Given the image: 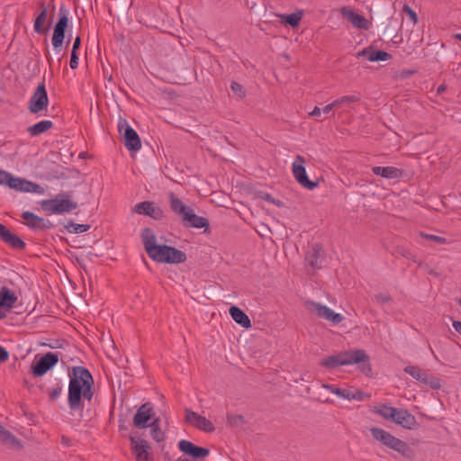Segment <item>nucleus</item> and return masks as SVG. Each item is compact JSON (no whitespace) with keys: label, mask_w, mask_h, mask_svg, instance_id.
Instances as JSON below:
<instances>
[{"label":"nucleus","mask_w":461,"mask_h":461,"mask_svg":"<svg viewBox=\"0 0 461 461\" xmlns=\"http://www.w3.org/2000/svg\"><path fill=\"white\" fill-rule=\"evenodd\" d=\"M79 64V59L77 55H73L70 57L69 66L72 69L77 68Z\"/></svg>","instance_id":"obj_51"},{"label":"nucleus","mask_w":461,"mask_h":461,"mask_svg":"<svg viewBox=\"0 0 461 461\" xmlns=\"http://www.w3.org/2000/svg\"><path fill=\"white\" fill-rule=\"evenodd\" d=\"M41 209L48 214L73 212L77 220L84 221L91 218L97 206L93 203H41Z\"/></svg>","instance_id":"obj_3"},{"label":"nucleus","mask_w":461,"mask_h":461,"mask_svg":"<svg viewBox=\"0 0 461 461\" xmlns=\"http://www.w3.org/2000/svg\"><path fill=\"white\" fill-rule=\"evenodd\" d=\"M22 217L24 220L25 224L31 229L47 230L53 227V224L49 220L39 217L29 211L23 212Z\"/></svg>","instance_id":"obj_23"},{"label":"nucleus","mask_w":461,"mask_h":461,"mask_svg":"<svg viewBox=\"0 0 461 461\" xmlns=\"http://www.w3.org/2000/svg\"><path fill=\"white\" fill-rule=\"evenodd\" d=\"M9 358L8 351L2 346H0V363H5Z\"/></svg>","instance_id":"obj_50"},{"label":"nucleus","mask_w":461,"mask_h":461,"mask_svg":"<svg viewBox=\"0 0 461 461\" xmlns=\"http://www.w3.org/2000/svg\"><path fill=\"white\" fill-rule=\"evenodd\" d=\"M303 11H297V12L290 14H276V16L279 17L284 23L289 24L292 27H295L300 23V22L303 18Z\"/></svg>","instance_id":"obj_33"},{"label":"nucleus","mask_w":461,"mask_h":461,"mask_svg":"<svg viewBox=\"0 0 461 461\" xmlns=\"http://www.w3.org/2000/svg\"><path fill=\"white\" fill-rule=\"evenodd\" d=\"M395 252L406 259L411 260L413 262H417L416 255L413 254L409 249H407L405 247H402V246L396 247Z\"/></svg>","instance_id":"obj_37"},{"label":"nucleus","mask_w":461,"mask_h":461,"mask_svg":"<svg viewBox=\"0 0 461 461\" xmlns=\"http://www.w3.org/2000/svg\"><path fill=\"white\" fill-rule=\"evenodd\" d=\"M171 202H172V203H175V202H180V201H179L178 199H176H176H174V198H173V199L171 200Z\"/></svg>","instance_id":"obj_60"},{"label":"nucleus","mask_w":461,"mask_h":461,"mask_svg":"<svg viewBox=\"0 0 461 461\" xmlns=\"http://www.w3.org/2000/svg\"><path fill=\"white\" fill-rule=\"evenodd\" d=\"M324 250L320 243L312 244L306 252L305 263L312 269H321L324 261Z\"/></svg>","instance_id":"obj_15"},{"label":"nucleus","mask_w":461,"mask_h":461,"mask_svg":"<svg viewBox=\"0 0 461 461\" xmlns=\"http://www.w3.org/2000/svg\"><path fill=\"white\" fill-rule=\"evenodd\" d=\"M403 13H405L410 17V19L411 20V22L413 23H418V15H417V14L409 5H405L403 6Z\"/></svg>","instance_id":"obj_48"},{"label":"nucleus","mask_w":461,"mask_h":461,"mask_svg":"<svg viewBox=\"0 0 461 461\" xmlns=\"http://www.w3.org/2000/svg\"><path fill=\"white\" fill-rule=\"evenodd\" d=\"M404 372L420 384L429 386L433 390H438L441 387V381L437 376L432 375L428 371L421 369L417 366H407Z\"/></svg>","instance_id":"obj_10"},{"label":"nucleus","mask_w":461,"mask_h":461,"mask_svg":"<svg viewBox=\"0 0 461 461\" xmlns=\"http://www.w3.org/2000/svg\"><path fill=\"white\" fill-rule=\"evenodd\" d=\"M17 300V296L10 288L3 286L0 289V320L6 317L7 312L14 307Z\"/></svg>","instance_id":"obj_16"},{"label":"nucleus","mask_w":461,"mask_h":461,"mask_svg":"<svg viewBox=\"0 0 461 461\" xmlns=\"http://www.w3.org/2000/svg\"><path fill=\"white\" fill-rule=\"evenodd\" d=\"M255 199L259 201H265V202H275V199H273L269 194H267L265 191H258L255 194Z\"/></svg>","instance_id":"obj_47"},{"label":"nucleus","mask_w":461,"mask_h":461,"mask_svg":"<svg viewBox=\"0 0 461 461\" xmlns=\"http://www.w3.org/2000/svg\"><path fill=\"white\" fill-rule=\"evenodd\" d=\"M132 211L138 214L149 216L154 220H160L163 217V211L155 203H136Z\"/></svg>","instance_id":"obj_25"},{"label":"nucleus","mask_w":461,"mask_h":461,"mask_svg":"<svg viewBox=\"0 0 461 461\" xmlns=\"http://www.w3.org/2000/svg\"><path fill=\"white\" fill-rule=\"evenodd\" d=\"M131 447L137 461H149L150 454L148 451L149 446L147 440L130 435Z\"/></svg>","instance_id":"obj_20"},{"label":"nucleus","mask_w":461,"mask_h":461,"mask_svg":"<svg viewBox=\"0 0 461 461\" xmlns=\"http://www.w3.org/2000/svg\"><path fill=\"white\" fill-rule=\"evenodd\" d=\"M292 171L295 180L304 188L309 190L317 186L316 182L309 179L305 169V159L303 156L297 155L292 164Z\"/></svg>","instance_id":"obj_12"},{"label":"nucleus","mask_w":461,"mask_h":461,"mask_svg":"<svg viewBox=\"0 0 461 461\" xmlns=\"http://www.w3.org/2000/svg\"><path fill=\"white\" fill-rule=\"evenodd\" d=\"M90 228L91 226L89 224L75 223L72 221H69L64 225V230L68 233H83L86 232Z\"/></svg>","instance_id":"obj_34"},{"label":"nucleus","mask_w":461,"mask_h":461,"mask_svg":"<svg viewBox=\"0 0 461 461\" xmlns=\"http://www.w3.org/2000/svg\"><path fill=\"white\" fill-rule=\"evenodd\" d=\"M419 235L424 239L432 240L434 242H437L438 244H445L447 242V240L444 237L432 235V234H427L422 231L419 233Z\"/></svg>","instance_id":"obj_40"},{"label":"nucleus","mask_w":461,"mask_h":461,"mask_svg":"<svg viewBox=\"0 0 461 461\" xmlns=\"http://www.w3.org/2000/svg\"><path fill=\"white\" fill-rule=\"evenodd\" d=\"M337 107H338V106L336 105L335 102L333 101L332 103H330V104H329L325 105V106L323 107V109L321 110V112H322L324 114H328V113H330L332 111V109L337 108Z\"/></svg>","instance_id":"obj_52"},{"label":"nucleus","mask_w":461,"mask_h":461,"mask_svg":"<svg viewBox=\"0 0 461 461\" xmlns=\"http://www.w3.org/2000/svg\"><path fill=\"white\" fill-rule=\"evenodd\" d=\"M119 422H120V424H119V430L120 431L126 430L127 427L124 425V423L122 421V420H120Z\"/></svg>","instance_id":"obj_56"},{"label":"nucleus","mask_w":461,"mask_h":461,"mask_svg":"<svg viewBox=\"0 0 461 461\" xmlns=\"http://www.w3.org/2000/svg\"><path fill=\"white\" fill-rule=\"evenodd\" d=\"M232 320L245 329L251 327V321L249 316L238 306H231L229 310Z\"/></svg>","instance_id":"obj_29"},{"label":"nucleus","mask_w":461,"mask_h":461,"mask_svg":"<svg viewBox=\"0 0 461 461\" xmlns=\"http://www.w3.org/2000/svg\"><path fill=\"white\" fill-rule=\"evenodd\" d=\"M118 130L123 136L124 145L129 150L137 151L141 148V142L136 131L131 128L126 120H120L118 122Z\"/></svg>","instance_id":"obj_14"},{"label":"nucleus","mask_w":461,"mask_h":461,"mask_svg":"<svg viewBox=\"0 0 461 461\" xmlns=\"http://www.w3.org/2000/svg\"><path fill=\"white\" fill-rule=\"evenodd\" d=\"M178 448L184 454L199 460L206 457L210 454V450L206 447H199L191 441L182 439L178 442Z\"/></svg>","instance_id":"obj_19"},{"label":"nucleus","mask_w":461,"mask_h":461,"mask_svg":"<svg viewBox=\"0 0 461 461\" xmlns=\"http://www.w3.org/2000/svg\"><path fill=\"white\" fill-rule=\"evenodd\" d=\"M41 13L37 15L33 23V30L38 34H44L46 32V28L44 27L47 18H48V10L45 6L44 2L41 3Z\"/></svg>","instance_id":"obj_30"},{"label":"nucleus","mask_w":461,"mask_h":461,"mask_svg":"<svg viewBox=\"0 0 461 461\" xmlns=\"http://www.w3.org/2000/svg\"><path fill=\"white\" fill-rule=\"evenodd\" d=\"M61 393H62V386L60 384H57V386L55 388H53L49 393V400L50 401L57 400L60 396Z\"/></svg>","instance_id":"obj_46"},{"label":"nucleus","mask_w":461,"mask_h":461,"mask_svg":"<svg viewBox=\"0 0 461 461\" xmlns=\"http://www.w3.org/2000/svg\"><path fill=\"white\" fill-rule=\"evenodd\" d=\"M0 185H6L15 191L42 194L44 188L32 181L14 176L12 174L0 169Z\"/></svg>","instance_id":"obj_6"},{"label":"nucleus","mask_w":461,"mask_h":461,"mask_svg":"<svg viewBox=\"0 0 461 461\" xmlns=\"http://www.w3.org/2000/svg\"><path fill=\"white\" fill-rule=\"evenodd\" d=\"M452 326L456 330V331H457L459 334H461V321H453Z\"/></svg>","instance_id":"obj_53"},{"label":"nucleus","mask_w":461,"mask_h":461,"mask_svg":"<svg viewBox=\"0 0 461 461\" xmlns=\"http://www.w3.org/2000/svg\"><path fill=\"white\" fill-rule=\"evenodd\" d=\"M357 364L359 369L366 375L372 370L369 363V357L363 349H355L349 351H342L335 355L323 358L320 365L327 368H337L340 366H348Z\"/></svg>","instance_id":"obj_2"},{"label":"nucleus","mask_w":461,"mask_h":461,"mask_svg":"<svg viewBox=\"0 0 461 461\" xmlns=\"http://www.w3.org/2000/svg\"><path fill=\"white\" fill-rule=\"evenodd\" d=\"M309 312L316 314L319 318L331 321L333 324H339L343 321V316L334 312L330 308L320 303L308 301L305 303Z\"/></svg>","instance_id":"obj_11"},{"label":"nucleus","mask_w":461,"mask_h":461,"mask_svg":"<svg viewBox=\"0 0 461 461\" xmlns=\"http://www.w3.org/2000/svg\"><path fill=\"white\" fill-rule=\"evenodd\" d=\"M41 202H50V203H53V202H69L68 200H65V199H61V200H59V199H49V200H42Z\"/></svg>","instance_id":"obj_55"},{"label":"nucleus","mask_w":461,"mask_h":461,"mask_svg":"<svg viewBox=\"0 0 461 461\" xmlns=\"http://www.w3.org/2000/svg\"><path fill=\"white\" fill-rule=\"evenodd\" d=\"M59 362V354L54 352H48L32 365V373L34 376H42L48 371L52 369Z\"/></svg>","instance_id":"obj_13"},{"label":"nucleus","mask_w":461,"mask_h":461,"mask_svg":"<svg viewBox=\"0 0 461 461\" xmlns=\"http://www.w3.org/2000/svg\"><path fill=\"white\" fill-rule=\"evenodd\" d=\"M309 115L313 117L318 122L323 121L321 109L318 106H315L313 110L309 113Z\"/></svg>","instance_id":"obj_49"},{"label":"nucleus","mask_w":461,"mask_h":461,"mask_svg":"<svg viewBox=\"0 0 461 461\" xmlns=\"http://www.w3.org/2000/svg\"><path fill=\"white\" fill-rule=\"evenodd\" d=\"M369 397L368 394L365 393L360 390H350L348 400H357V401H364L366 398Z\"/></svg>","instance_id":"obj_42"},{"label":"nucleus","mask_w":461,"mask_h":461,"mask_svg":"<svg viewBox=\"0 0 461 461\" xmlns=\"http://www.w3.org/2000/svg\"><path fill=\"white\" fill-rule=\"evenodd\" d=\"M342 15L352 23V25L358 29H367L368 23L367 20L355 11L351 9H348L346 7L341 8L340 10Z\"/></svg>","instance_id":"obj_26"},{"label":"nucleus","mask_w":461,"mask_h":461,"mask_svg":"<svg viewBox=\"0 0 461 461\" xmlns=\"http://www.w3.org/2000/svg\"><path fill=\"white\" fill-rule=\"evenodd\" d=\"M140 237L144 249L149 257L151 258L153 257V254L160 246L157 244V237L150 228L143 229Z\"/></svg>","instance_id":"obj_24"},{"label":"nucleus","mask_w":461,"mask_h":461,"mask_svg":"<svg viewBox=\"0 0 461 461\" xmlns=\"http://www.w3.org/2000/svg\"><path fill=\"white\" fill-rule=\"evenodd\" d=\"M359 101V97L357 95H345L334 100L336 105L339 107L342 104L355 103Z\"/></svg>","instance_id":"obj_38"},{"label":"nucleus","mask_w":461,"mask_h":461,"mask_svg":"<svg viewBox=\"0 0 461 461\" xmlns=\"http://www.w3.org/2000/svg\"><path fill=\"white\" fill-rule=\"evenodd\" d=\"M436 211H442V208H433Z\"/></svg>","instance_id":"obj_61"},{"label":"nucleus","mask_w":461,"mask_h":461,"mask_svg":"<svg viewBox=\"0 0 461 461\" xmlns=\"http://www.w3.org/2000/svg\"><path fill=\"white\" fill-rule=\"evenodd\" d=\"M49 106V97L44 82L38 85L31 96L28 110L34 114L42 113Z\"/></svg>","instance_id":"obj_9"},{"label":"nucleus","mask_w":461,"mask_h":461,"mask_svg":"<svg viewBox=\"0 0 461 461\" xmlns=\"http://www.w3.org/2000/svg\"><path fill=\"white\" fill-rule=\"evenodd\" d=\"M458 304L461 306V299L458 301Z\"/></svg>","instance_id":"obj_63"},{"label":"nucleus","mask_w":461,"mask_h":461,"mask_svg":"<svg viewBox=\"0 0 461 461\" xmlns=\"http://www.w3.org/2000/svg\"><path fill=\"white\" fill-rule=\"evenodd\" d=\"M94 377L84 366H73L69 373L68 404L73 411H83L84 400L91 402L94 397Z\"/></svg>","instance_id":"obj_1"},{"label":"nucleus","mask_w":461,"mask_h":461,"mask_svg":"<svg viewBox=\"0 0 461 461\" xmlns=\"http://www.w3.org/2000/svg\"><path fill=\"white\" fill-rule=\"evenodd\" d=\"M151 259L159 263L178 264L186 261V254L174 247L160 245Z\"/></svg>","instance_id":"obj_7"},{"label":"nucleus","mask_w":461,"mask_h":461,"mask_svg":"<svg viewBox=\"0 0 461 461\" xmlns=\"http://www.w3.org/2000/svg\"><path fill=\"white\" fill-rule=\"evenodd\" d=\"M323 387L325 389H327L328 391H330V393L336 394L339 398L348 400L350 389H348V388H339V387H336L333 384H324Z\"/></svg>","instance_id":"obj_36"},{"label":"nucleus","mask_w":461,"mask_h":461,"mask_svg":"<svg viewBox=\"0 0 461 461\" xmlns=\"http://www.w3.org/2000/svg\"><path fill=\"white\" fill-rule=\"evenodd\" d=\"M372 172L386 179H398L402 176L403 171L395 167H374Z\"/></svg>","instance_id":"obj_27"},{"label":"nucleus","mask_w":461,"mask_h":461,"mask_svg":"<svg viewBox=\"0 0 461 461\" xmlns=\"http://www.w3.org/2000/svg\"><path fill=\"white\" fill-rule=\"evenodd\" d=\"M445 204H446V203H440V206H441L442 208H444V207H445Z\"/></svg>","instance_id":"obj_62"},{"label":"nucleus","mask_w":461,"mask_h":461,"mask_svg":"<svg viewBox=\"0 0 461 461\" xmlns=\"http://www.w3.org/2000/svg\"><path fill=\"white\" fill-rule=\"evenodd\" d=\"M0 239L14 249L21 250L26 247L25 242L18 235L2 223H0Z\"/></svg>","instance_id":"obj_22"},{"label":"nucleus","mask_w":461,"mask_h":461,"mask_svg":"<svg viewBox=\"0 0 461 461\" xmlns=\"http://www.w3.org/2000/svg\"><path fill=\"white\" fill-rule=\"evenodd\" d=\"M358 56L365 57L368 61L375 62V50L366 48L357 53Z\"/></svg>","instance_id":"obj_44"},{"label":"nucleus","mask_w":461,"mask_h":461,"mask_svg":"<svg viewBox=\"0 0 461 461\" xmlns=\"http://www.w3.org/2000/svg\"><path fill=\"white\" fill-rule=\"evenodd\" d=\"M230 88L239 98H243L246 95L244 87L237 82H231Z\"/></svg>","instance_id":"obj_41"},{"label":"nucleus","mask_w":461,"mask_h":461,"mask_svg":"<svg viewBox=\"0 0 461 461\" xmlns=\"http://www.w3.org/2000/svg\"><path fill=\"white\" fill-rule=\"evenodd\" d=\"M172 211L181 217L185 228L203 229V233H210V222L207 218L194 213L185 203H170Z\"/></svg>","instance_id":"obj_5"},{"label":"nucleus","mask_w":461,"mask_h":461,"mask_svg":"<svg viewBox=\"0 0 461 461\" xmlns=\"http://www.w3.org/2000/svg\"><path fill=\"white\" fill-rule=\"evenodd\" d=\"M0 441L14 449H22L23 444L14 434L0 425Z\"/></svg>","instance_id":"obj_28"},{"label":"nucleus","mask_w":461,"mask_h":461,"mask_svg":"<svg viewBox=\"0 0 461 461\" xmlns=\"http://www.w3.org/2000/svg\"><path fill=\"white\" fill-rule=\"evenodd\" d=\"M391 58V55L384 50H375V61H385Z\"/></svg>","instance_id":"obj_45"},{"label":"nucleus","mask_w":461,"mask_h":461,"mask_svg":"<svg viewBox=\"0 0 461 461\" xmlns=\"http://www.w3.org/2000/svg\"><path fill=\"white\" fill-rule=\"evenodd\" d=\"M53 127V122L50 120L41 121L27 128V131L31 136H39Z\"/></svg>","instance_id":"obj_32"},{"label":"nucleus","mask_w":461,"mask_h":461,"mask_svg":"<svg viewBox=\"0 0 461 461\" xmlns=\"http://www.w3.org/2000/svg\"><path fill=\"white\" fill-rule=\"evenodd\" d=\"M80 43H81V40H80V37L79 36H77L74 42H73V46H72V49H74V50H77L80 47Z\"/></svg>","instance_id":"obj_54"},{"label":"nucleus","mask_w":461,"mask_h":461,"mask_svg":"<svg viewBox=\"0 0 461 461\" xmlns=\"http://www.w3.org/2000/svg\"><path fill=\"white\" fill-rule=\"evenodd\" d=\"M149 427H150L151 436L156 441L160 442L164 440L165 434L160 429V420L158 418L151 421Z\"/></svg>","instance_id":"obj_35"},{"label":"nucleus","mask_w":461,"mask_h":461,"mask_svg":"<svg viewBox=\"0 0 461 461\" xmlns=\"http://www.w3.org/2000/svg\"><path fill=\"white\" fill-rule=\"evenodd\" d=\"M373 300L378 304H384L392 302V297L389 294H377Z\"/></svg>","instance_id":"obj_43"},{"label":"nucleus","mask_w":461,"mask_h":461,"mask_svg":"<svg viewBox=\"0 0 461 461\" xmlns=\"http://www.w3.org/2000/svg\"><path fill=\"white\" fill-rule=\"evenodd\" d=\"M398 408H394L393 406L387 404H380L378 406H375L372 410V412L380 415L384 420L393 422L394 420V416Z\"/></svg>","instance_id":"obj_31"},{"label":"nucleus","mask_w":461,"mask_h":461,"mask_svg":"<svg viewBox=\"0 0 461 461\" xmlns=\"http://www.w3.org/2000/svg\"><path fill=\"white\" fill-rule=\"evenodd\" d=\"M154 416V410L150 402L143 403L133 417V425L138 429H146Z\"/></svg>","instance_id":"obj_18"},{"label":"nucleus","mask_w":461,"mask_h":461,"mask_svg":"<svg viewBox=\"0 0 461 461\" xmlns=\"http://www.w3.org/2000/svg\"><path fill=\"white\" fill-rule=\"evenodd\" d=\"M59 19L54 27V32L51 40L52 46L56 53L61 51V46L65 39V31L68 24V10L61 5L59 12Z\"/></svg>","instance_id":"obj_8"},{"label":"nucleus","mask_w":461,"mask_h":461,"mask_svg":"<svg viewBox=\"0 0 461 461\" xmlns=\"http://www.w3.org/2000/svg\"><path fill=\"white\" fill-rule=\"evenodd\" d=\"M73 55H77V50H74V49H72V50H71V56H73Z\"/></svg>","instance_id":"obj_59"},{"label":"nucleus","mask_w":461,"mask_h":461,"mask_svg":"<svg viewBox=\"0 0 461 461\" xmlns=\"http://www.w3.org/2000/svg\"><path fill=\"white\" fill-rule=\"evenodd\" d=\"M185 421L194 428L205 431V432H212L215 428L212 421L207 420L205 417L191 411L190 409H185Z\"/></svg>","instance_id":"obj_17"},{"label":"nucleus","mask_w":461,"mask_h":461,"mask_svg":"<svg viewBox=\"0 0 461 461\" xmlns=\"http://www.w3.org/2000/svg\"><path fill=\"white\" fill-rule=\"evenodd\" d=\"M393 423L402 427L403 429L414 430L419 428V423L414 415L406 409H397Z\"/></svg>","instance_id":"obj_21"},{"label":"nucleus","mask_w":461,"mask_h":461,"mask_svg":"<svg viewBox=\"0 0 461 461\" xmlns=\"http://www.w3.org/2000/svg\"><path fill=\"white\" fill-rule=\"evenodd\" d=\"M454 38H455L456 40H458V41H461V33H456V34L454 35Z\"/></svg>","instance_id":"obj_58"},{"label":"nucleus","mask_w":461,"mask_h":461,"mask_svg":"<svg viewBox=\"0 0 461 461\" xmlns=\"http://www.w3.org/2000/svg\"><path fill=\"white\" fill-rule=\"evenodd\" d=\"M370 432L373 438L384 447L389 448L405 458H412L414 452L412 448L403 440L394 437L384 429L372 427Z\"/></svg>","instance_id":"obj_4"},{"label":"nucleus","mask_w":461,"mask_h":461,"mask_svg":"<svg viewBox=\"0 0 461 461\" xmlns=\"http://www.w3.org/2000/svg\"><path fill=\"white\" fill-rule=\"evenodd\" d=\"M445 90H446V86H443V85H442V86H439L438 87V93H442V92H444Z\"/></svg>","instance_id":"obj_57"},{"label":"nucleus","mask_w":461,"mask_h":461,"mask_svg":"<svg viewBox=\"0 0 461 461\" xmlns=\"http://www.w3.org/2000/svg\"><path fill=\"white\" fill-rule=\"evenodd\" d=\"M244 418L242 415H231L228 417V425L230 427H240L243 425Z\"/></svg>","instance_id":"obj_39"}]
</instances>
